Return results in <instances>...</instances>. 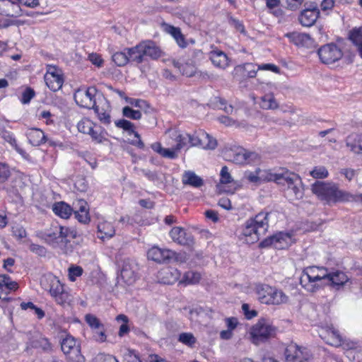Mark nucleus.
<instances>
[{
    "mask_svg": "<svg viewBox=\"0 0 362 362\" xmlns=\"http://www.w3.org/2000/svg\"><path fill=\"white\" fill-rule=\"evenodd\" d=\"M174 136H175V141L177 142L175 149L176 151H180L188 143V134H185V135L178 134L177 135Z\"/></svg>",
    "mask_w": 362,
    "mask_h": 362,
    "instance_id": "49",
    "label": "nucleus"
},
{
    "mask_svg": "<svg viewBox=\"0 0 362 362\" xmlns=\"http://www.w3.org/2000/svg\"><path fill=\"white\" fill-rule=\"evenodd\" d=\"M162 27L164 30V31L170 35H171L173 37H174L176 35L180 34V28L177 27H175L173 25H171L168 23H163Z\"/></svg>",
    "mask_w": 362,
    "mask_h": 362,
    "instance_id": "59",
    "label": "nucleus"
},
{
    "mask_svg": "<svg viewBox=\"0 0 362 362\" xmlns=\"http://www.w3.org/2000/svg\"><path fill=\"white\" fill-rule=\"evenodd\" d=\"M27 137L29 143L34 146H40L47 141V137L43 131L37 128H32L28 130Z\"/></svg>",
    "mask_w": 362,
    "mask_h": 362,
    "instance_id": "21",
    "label": "nucleus"
},
{
    "mask_svg": "<svg viewBox=\"0 0 362 362\" xmlns=\"http://www.w3.org/2000/svg\"><path fill=\"white\" fill-rule=\"evenodd\" d=\"M148 258L158 263H169L172 261L182 262L180 254L171 250L151 247L147 252Z\"/></svg>",
    "mask_w": 362,
    "mask_h": 362,
    "instance_id": "9",
    "label": "nucleus"
},
{
    "mask_svg": "<svg viewBox=\"0 0 362 362\" xmlns=\"http://www.w3.org/2000/svg\"><path fill=\"white\" fill-rule=\"evenodd\" d=\"M122 279L129 284H132L136 279V274L129 262H124L121 269Z\"/></svg>",
    "mask_w": 362,
    "mask_h": 362,
    "instance_id": "30",
    "label": "nucleus"
},
{
    "mask_svg": "<svg viewBox=\"0 0 362 362\" xmlns=\"http://www.w3.org/2000/svg\"><path fill=\"white\" fill-rule=\"evenodd\" d=\"M141 44L145 59L148 57L151 59L156 60L163 54L160 48L153 41H143Z\"/></svg>",
    "mask_w": 362,
    "mask_h": 362,
    "instance_id": "20",
    "label": "nucleus"
},
{
    "mask_svg": "<svg viewBox=\"0 0 362 362\" xmlns=\"http://www.w3.org/2000/svg\"><path fill=\"white\" fill-rule=\"evenodd\" d=\"M300 184H301V179L299 177V181L298 182H295V184H293V185L287 186L288 189L292 190L293 193L296 197V198L301 197L302 195H303L302 190H301V189L300 187Z\"/></svg>",
    "mask_w": 362,
    "mask_h": 362,
    "instance_id": "58",
    "label": "nucleus"
},
{
    "mask_svg": "<svg viewBox=\"0 0 362 362\" xmlns=\"http://www.w3.org/2000/svg\"><path fill=\"white\" fill-rule=\"evenodd\" d=\"M220 176V182L221 184H229L233 182V179L229 173L227 166H223L221 168Z\"/></svg>",
    "mask_w": 362,
    "mask_h": 362,
    "instance_id": "50",
    "label": "nucleus"
},
{
    "mask_svg": "<svg viewBox=\"0 0 362 362\" xmlns=\"http://www.w3.org/2000/svg\"><path fill=\"white\" fill-rule=\"evenodd\" d=\"M105 130L102 129L100 127H99L98 130L95 129L94 127H91L90 133H88L87 134L91 136L93 141L100 144L103 143V141L105 139Z\"/></svg>",
    "mask_w": 362,
    "mask_h": 362,
    "instance_id": "44",
    "label": "nucleus"
},
{
    "mask_svg": "<svg viewBox=\"0 0 362 362\" xmlns=\"http://www.w3.org/2000/svg\"><path fill=\"white\" fill-rule=\"evenodd\" d=\"M260 105L265 110H275L279 107L278 103L272 93H268L262 97Z\"/></svg>",
    "mask_w": 362,
    "mask_h": 362,
    "instance_id": "35",
    "label": "nucleus"
},
{
    "mask_svg": "<svg viewBox=\"0 0 362 362\" xmlns=\"http://www.w3.org/2000/svg\"><path fill=\"white\" fill-rule=\"evenodd\" d=\"M232 160L237 164L250 163L259 159L258 153L249 151L242 147H238L232 151Z\"/></svg>",
    "mask_w": 362,
    "mask_h": 362,
    "instance_id": "15",
    "label": "nucleus"
},
{
    "mask_svg": "<svg viewBox=\"0 0 362 362\" xmlns=\"http://www.w3.org/2000/svg\"><path fill=\"white\" fill-rule=\"evenodd\" d=\"M257 66L252 63H246L243 65V70L245 74L250 78L256 76L257 70H269L274 73H279V68L273 64H264Z\"/></svg>",
    "mask_w": 362,
    "mask_h": 362,
    "instance_id": "18",
    "label": "nucleus"
},
{
    "mask_svg": "<svg viewBox=\"0 0 362 362\" xmlns=\"http://www.w3.org/2000/svg\"><path fill=\"white\" fill-rule=\"evenodd\" d=\"M32 346L35 348H40L46 351H50L52 349V345L49 340L42 336H40L39 337L33 340Z\"/></svg>",
    "mask_w": 362,
    "mask_h": 362,
    "instance_id": "38",
    "label": "nucleus"
},
{
    "mask_svg": "<svg viewBox=\"0 0 362 362\" xmlns=\"http://www.w3.org/2000/svg\"><path fill=\"white\" fill-rule=\"evenodd\" d=\"M200 131L195 132L194 134H188V143L190 146H199Z\"/></svg>",
    "mask_w": 362,
    "mask_h": 362,
    "instance_id": "60",
    "label": "nucleus"
},
{
    "mask_svg": "<svg viewBox=\"0 0 362 362\" xmlns=\"http://www.w3.org/2000/svg\"><path fill=\"white\" fill-rule=\"evenodd\" d=\"M173 65L177 68L179 71L187 77L193 76L196 73V67L192 63H181L178 61H174Z\"/></svg>",
    "mask_w": 362,
    "mask_h": 362,
    "instance_id": "33",
    "label": "nucleus"
},
{
    "mask_svg": "<svg viewBox=\"0 0 362 362\" xmlns=\"http://www.w3.org/2000/svg\"><path fill=\"white\" fill-rule=\"evenodd\" d=\"M170 236L175 243L180 245L192 247L194 244L193 235L187 233L182 227H173L170 231Z\"/></svg>",
    "mask_w": 362,
    "mask_h": 362,
    "instance_id": "14",
    "label": "nucleus"
},
{
    "mask_svg": "<svg viewBox=\"0 0 362 362\" xmlns=\"http://www.w3.org/2000/svg\"><path fill=\"white\" fill-rule=\"evenodd\" d=\"M40 285L42 288L49 292L58 304L64 305L69 301V295L68 292L64 291V286L59 279L52 274H47L42 276L40 279Z\"/></svg>",
    "mask_w": 362,
    "mask_h": 362,
    "instance_id": "3",
    "label": "nucleus"
},
{
    "mask_svg": "<svg viewBox=\"0 0 362 362\" xmlns=\"http://www.w3.org/2000/svg\"><path fill=\"white\" fill-rule=\"evenodd\" d=\"M51 69H54V66H49L47 71L45 75V81L51 90L56 92L62 87L64 79L62 76L58 72H51Z\"/></svg>",
    "mask_w": 362,
    "mask_h": 362,
    "instance_id": "17",
    "label": "nucleus"
},
{
    "mask_svg": "<svg viewBox=\"0 0 362 362\" xmlns=\"http://www.w3.org/2000/svg\"><path fill=\"white\" fill-rule=\"evenodd\" d=\"M228 23L230 25L234 27L237 31H239L240 33L243 34H245V27L241 21H240L238 19H235L233 17H230L228 19Z\"/></svg>",
    "mask_w": 362,
    "mask_h": 362,
    "instance_id": "56",
    "label": "nucleus"
},
{
    "mask_svg": "<svg viewBox=\"0 0 362 362\" xmlns=\"http://www.w3.org/2000/svg\"><path fill=\"white\" fill-rule=\"evenodd\" d=\"M308 268L310 270V274L315 276V279L318 281L327 279V277L328 276V273L327 269H325L324 267L313 266L308 267Z\"/></svg>",
    "mask_w": 362,
    "mask_h": 362,
    "instance_id": "37",
    "label": "nucleus"
},
{
    "mask_svg": "<svg viewBox=\"0 0 362 362\" xmlns=\"http://www.w3.org/2000/svg\"><path fill=\"white\" fill-rule=\"evenodd\" d=\"M288 38L290 42L298 47L311 48L315 47L313 39L310 35L298 32H292L286 33L284 35Z\"/></svg>",
    "mask_w": 362,
    "mask_h": 362,
    "instance_id": "16",
    "label": "nucleus"
},
{
    "mask_svg": "<svg viewBox=\"0 0 362 362\" xmlns=\"http://www.w3.org/2000/svg\"><path fill=\"white\" fill-rule=\"evenodd\" d=\"M347 147L354 153H362V134H351L346 139Z\"/></svg>",
    "mask_w": 362,
    "mask_h": 362,
    "instance_id": "24",
    "label": "nucleus"
},
{
    "mask_svg": "<svg viewBox=\"0 0 362 362\" xmlns=\"http://www.w3.org/2000/svg\"><path fill=\"white\" fill-rule=\"evenodd\" d=\"M88 59L92 62L93 64L100 67L103 64V60L101 56L96 53H91L88 55Z\"/></svg>",
    "mask_w": 362,
    "mask_h": 362,
    "instance_id": "62",
    "label": "nucleus"
},
{
    "mask_svg": "<svg viewBox=\"0 0 362 362\" xmlns=\"http://www.w3.org/2000/svg\"><path fill=\"white\" fill-rule=\"evenodd\" d=\"M317 54L322 63L332 64L342 58L343 52L335 43L332 42L321 46Z\"/></svg>",
    "mask_w": 362,
    "mask_h": 362,
    "instance_id": "8",
    "label": "nucleus"
},
{
    "mask_svg": "<svg viewBox=\"0 0 362 362\" xmlns=\"http://www.w3.org/2000/svg\"><path fill=\"white\" fill-rule=\"evenodd\" d=\"M242 309L245 317L248 320L255 317L257 315V312L255 310H250V306L247 303L243 304Z\"/></svg>",
    "mask_w": 362,
    "mask_h": 362,
    "instance_id": "63",
    "label": "nucleus"
},
{
    "mask_svg": "<svg viewBox=\"0 0 362 362\" xmlns=\"http://www.w3.org/2000/svg\"><path fill=\"white\" fill-rule=\"evenodd\" d=\"M122 114L124 117L132 119H140L141 113L139 110H134L129 106H126L122 109Z\"/></svg>",
    "mask_w": 362,
    "mask_h": 362,
    "instance_id": "46",
    "label": "nucleus"
},
{
    "mask_svg": "<svg viewBox=\"0 0 362 362\" xmlns=\"http://www.w3.org/2000/svg\"><path fill=\"white\" fill-rule=\"evenodd\" d=\"M105 329L104 325L102 328L94 330V338L99 342H104L106 340Z\"/></svg>",
    "mask_w": 362,
    "mask_h": 362,
    "instance_id": "61",
    "label": "nucleus"
},
{
    "mask_svg": "<svg viewBox=\"0 0 362 362\" xmlns=\"http://www.w3.org/2000/svg\"><path fill=\"white\" fill-rule=\"evenodd\" d=\"M112 61L118 66H123L129 62L127 54L123 52H117L112 57Z\"/></svg>",
    "mask_w": 362,
    "mask_h": 362,
    "instance_id": "43",
    "label": "nucleus"
},
{
    "mask_svg": "<svg viewBox=\"0 0 362 362\" xmlns=\"http://www.w3.org/2000/svg\"><path fill=\"white\" fill-rule=\"evenodd\" d=\"M115 125L127 132L129 134H134L136 138H139V133L134 129V125L132 122L126 119H119L115 122Z\"/></svg>",
    "mask_w": 362,
    "mask_h": 362,
    "instance_id": "36",
    "label": "nucleus"
},
{
    "mask_svg": "<svg viewBox=\"0 0 362 362\" xmlns=\"http://www.w3.org/2000/svg\"><path fill=\"white\" fill-rule=\"evenodd\" d=\"M210 59L214 66L225 69L228 65V58L221 50H213L210 52Z\"/></svg>",
    "mask_w": 362,
    "mask_h": 362,
    "instance_id": "25",
    "label": "nucleus"
},
{
    "mask_svg": "<svg viewBox=\"0 0 362 362\" xmlns=\"http://www.w3.org/2000/svg\"><path fill=\"white\" fill-rule=\"evenodd\" d=\"M179 341L186 345L192 346L195 343L196 339L192 334L184 332L180 334Z\"/></svg>",
    "mask_w": 362,
    "mask_h": 362,
    "instance_id": "52",
    "label": "nucleus"
},
{
    "mask_svg": "<svg viewBox=\"0 0 362 362\" xmlns=\"http://www.w3.org/2000/svg\"><path fill=\"white\" fill-rule=\"evenodd\" d=\"M0 136H1L6 141L9 143L16 149V151L22 156V157L26 159L29 158V155L18 146L16 139L10 132L5 130L0 134Z\"/></svg>",
    "mask_w": 362,
    "mask_h": 362,
    "instance_id": "32",
    "label": "nucleus"
},
{
    "mask_svg": "<svg viewBox=\"0 0 362 362\" xmlns=\"http://www.w3.org/2000/svg\"><path fill=\"white\" fill-rule=\"evenodd\" d=\"M284 356L286 362H312L313 358L307 348L293 344L286 348Z\"/></svg>",
    "mask_w": 362,
    "mask_h": 362,
    "instance_id": "7",
    "label": "nucleus"
},
{
    "mask_svg": "<svg viewBox=\"0 0 362 362\" xmlns=\"http://www.w3.org/2000/svg\"><path fill=\"white\" fill-rule=\"evenodd\" d=\"M160 275L163 276L161 279L164 284H173L179 279L180 273L177 269L168 267L163 269Z\"/></svg>",
    "mask_w": 362,
    "mask_h": 362,
    "instance_id": "28",
    "label": "nucleus"
},
{
    "mask_svg": "<svg viewBox=\"0 0 362 362\" xmlns=\"http://www.w3.org/2000/svg\"><path fill=\"white\" fill-rule=\"evenodd\" d=\"M95 113L98 115L99 120L104 124L108 125L111 122L110 111L111 106L109 101L104 97L102 93L98 95L95 105H93Z\"/></svg>",
    "mask_w": 362,
    "mask_h": 362,
    "instance_id": "11",
    "label": "nucleus"
},
{
    "mask_svg": "<svg viewBox=\"0 0 362 362\" xmlns=\"http://www.w3.org/2000/svg\"><path fill=\"white\" fill-rule=\"evenodd\" d=\"M327 279L334 285L342 286L348 281V277L344 272L337 271L328 274Z\"/></svg>",
    "mask_w": 362,
    "mask_h": 362,
    "instance_id": "34",
    "label": "nucleus"
},
{
    "mask_svg": "<svg viewBox=\"0 0 362 362\" xmlns=\"http://www.w3.org/2000/svg\"><path fill=\"white\" fill-rule=\"evenodd\" d=\"M269 212L261 211L245 222L243 235L245 237V241L247 243L257 242L260 236L266 233L269 226Z\"/></svg>",
    "mask_w": 362,
    "mask_h": 362,
    "instance_id": "2",
    "label": "nucleus"
},
{
    "mask_svg": "<svg viewBox=\"0 0 362 362\" xmlns=\"http://www.w3.org/2000/svg\"><path fill=\"white\" fill-rule=\"evenodd\" d=\"M256 293L262 303L280 305L286 303L288 298L285 293L267 284H259L256 286Z\"/></svg>",
    "mask_w": 362,
    "mask_h": 362,
    "instance_id": "4",
    "label": "nucleus"
},
{
    "mask_svg": "<svg viewBox=\"0 0 362 362\" xmlns=\"http://www.w3.org/2000/svg\"><path fill=\"white\" fill-rule=\"evenodd\" d=\"M57 229L61 245L64 243L66 244L68 242L66 238L69 235V233H72V232L70 231L69 228L64 226H59Z\"/></svg>",
    "mask_w": 362,
    "mask_h": 362,
    "instance_id": "54",
    "label": "nucleus"
},
{
    "mask_svg": "<svg viewBox=\"0 0 362 362\" xmlns=\"http://www.w3.org/2000/svg\"><path fill=\"white\" fill-rule=\"evenodd\" d=\"M61 348L71 362H84L85 358L81 354L80 345L76 339L68 335L61 342Z\"/></svg>",
    "mask_w": 362,
    "mask_h": 362,
    "instance_id": "10",
    "label": "nucleus"
},
{
    "mask_svg": "<svg viewBox=\"0 0 362 362\" xmlns=\"http://www.w3.org/2000/svg\"><path fill=\"white\" fill-rule=\"evenodd\" d=\"M98 233L104 234V235L98 236L101 239H103L105 237L110 238L115 235V229L107 223L98 225Z\"/></svg>",
    "mask_w": 362,
    "mask_h": 362,
    "instance_id": "40",
    "label": "nucleus"
},
{
    "mask_svg": "<svg viewBox=\"0 0 362 362\" xmlns=\"http://www.w3.org/2000/svg\"><path fill=\"white\" fill-rule=\"evenodd\" d=\"M313 177L316 179H323L328 176L327 170L324 166H317L310 172Z\"/></svg>",
    "mask_w": 362,
    "mask_h": 362,
    "instance_id": "47",
    "label": "nucleus"
},
{
    "mask_svg": "<svg viewBox=\"0 0 362 362\" xmlns=\"http://www.w3.org/2000/svg\"><path fill=\"white\" fill-rule=\"evenodd\" d=\"M69 279L74 281L76 277L81 276L83 274V269L80 266L72 265L69 268Z\"/></svg>",
    "mask_w": 362,
    "mask_h": 362,
    "instance_id": "48",
    "label": "nucleus"
},
{
    "mask_svg": "<svg viewBox=\"0 0 362 362\" xmlns=\"http://www.w3.org/2000/svg\"><path fill=\"white\" fill-rule=\"evenodd\" d=\"M35 96V91L30 88H27L22 93L21 102L23 104L29 103L31 99Z\"/></svg>",
    "mask_w": 362,
    "mask_h": 362,
    "instance_id": "57",
    "label": "nucleus"
},
{
    "mask_svg": "<svg viewBox=\"0 0 362 362\" xmlns=\"http://www.w3.org/2000/svg\"><path fill=\"white\" fill-rule=\"evenodd\" d=\"M319 16V11L316 9H305L301 12L298 20L303 26H312Z\"/></svg>",
    "mask_w": 362,
    "mask_h": 362,
    "instance_id": "22",
    "label": "nucleus"
},
{
    "mask_svg": "<svg viewBox=\"0 0 362 362\" xmlns=\"http://www.w3.org/2000/svg\"><path fill=\"white\" fill-rule=\"evenodd\" d=\"M269 180L281 185L288 186L299 181V175L286 168H280L275 173H269Z\"/></svg>",
    "mask_w": 362,
    "mask_h": 362,
    "instance_id": "12",
    "label": "nucleus"
},
{
    "mask_svg": "<svg viewBox=\"0 0 362 362\" xmlns=\"http://www.w3.org/2000/svg\"><path fill=\"white\" fill-rule=\"evenodd\" d=\"M53 211L62 218H68L72 213V209L69 204L61 202L54 204Z\"/></svg>",
    "mask_w": 362,
    "mask_h": 362,
    "instance_id": "31",
    "label": "nucleus"
},
{
    "mask_svg": "<svg viewBox=\"0 0 362 362\" xmlns=\"http://www.w3.org/2000/svg\"><path fill=\"white\" fill-rule=\"evenodd\" d=\"M217 146L215 139L211 137L209 134L200 130L199 144V146L204 149H214Z\"/></svg>",
    "mask_w": 362,
    "mask_h": 362,
    "instance_id": "29",
    "label": "nucleus"
},
{
    "mask_svg": "<svg viewBox=\"0 0 362 362\" xmlns=\"http://www.w3.org/2000/svg\"><path fill=\"white\" fill-rule=\"evenodd\" d=\"M125 100L130 105L143 110L146 113L148 112V109L150 108L149 104L144 100L125 98Z\"/></svg>",
    "mask_w": 362,
    "mask_h": 362,
    "instance_id": "42",
    "label": "nucleus"
},
{
    "mask_svg": "<svg viewBox=\"0 0 362 362\" xmlns=\"http://www.w3.org/2000/svg\"><path fill=\"white\" fill-rule=\"evenodd\" d=\"M275 334V328L272 326L266 320H259L252 326L250 335L253 343L258 344L267 339L273 337Z\"/></svg>",
    "mask_w": 362,
    "mask_h": 362,
    "instance_id": "6",
    "label": "nucleus"
},
{
    "mask_svg": "<svg viewBox=\"0 0 362 362\" xmlns=\"http://www.w3.org/2000/svg\"><path fill=\"white\" fill-rule=\"evenodd\" d=\"M182 182L185 185H189L196 188H199L204 185V180L191 170L185 171Z\"/></svg>",
    "mask_w": 362,
    "mask_h": 362,
    "instance_id": "23",
    "label": "nucleus"
},
{
    "mask_svg": "<svg viewBox=\"0 0 362 362\" xmlns=\"http://www.w3.org/2000/svg\"><path fill=\"white\" fill-rule=\"evenodd\" d=\"M99 94L98 90L91 86L87 88H78L74 93V98L81 107L91 109L93 105H95Z\"/></svg>",
    "mask_w": 362,
    "mask_h": 362,
    "instance_id": "5",
    "label": "nucleus"
},
{
    "mask_svg": "<svg viewBox=\"0 0 362 362\" xmlns=\"http://www.w3.org/2000/svg\"><path fill=\"white\" fill-rule=\"evenodd\" d=\"M29 250L40 257H45L47 255L46 248L40 245L32 243L29 245Z\"/></svg>",
    "mask_w": 362,
    "mask_h": 362,
    "instance_id": "55",
    "label": "nucleus"
},
{
    "mask_svg": "<svg viewBox=\"0 0 362 362\" xmlns=\"http://www.w3.org/2000/svg\"><path fill=\"white\" fill-rule=\"evenodd\" d=\"M95 362H118V361L112 355L101 354L95 358Z\"/></svg>",
    "mask_w": 362,
    "mask_h": 362,
    "instance_id": "64",
    "label": "nucleus"
},
{
    "mask_svg": "<svg viewBox=\"0 0 362 362\" xmlns=\"http://www.w3.org/2000/svg\"><path fill=\"white\" fill-rule=\"evenodd\" d=\"M41 238L50 245L61 244L57 228L53 232L44 233Z\"/></svg>",
    "mask_w": 362,
    "mask_h": 362,
    "instance_id": "39",
    "label": "nucleus"
},
{
    "mask_svg": "<svg viewBox=\"0 0 362 362\" xmlns=\"http://www.w3.org/2000/svg\"><path fill=\"white\" fill-rule=\"evenodd\" d=\"M11 175L9 168L7 165L0 163V183L5 182Z\"/></svg>",
    "mask_w": 362,
    "mask_h": 362,
    "instance_id": "53",
    "label": "nucleus"
},
{
    "mask_svg": "<svg viewBox=\"0 0 362 362\" xmlns=\"http://www.w3.org/2000/svg\"><path fill=\"white\" fill-rule=\"evenodd\" d=\"M291 236L288 233H279L265 238L259 243V247H267L273 246L275 249L281 250L288 246Z\"/></svg>",
    "mask_w": 362,
    "mask_h": 362,
    "instance_id": "13",
    "label": "nucleus"
},
{
    "mask_svg": "<svg viewBox=\"0 0 362 362\" xmlns=\"http://www.w3.org/2000/svg\"><path fill=\"white\" fill-rule=\"evenodd\" d=\"M312 191L321 200L325 201L328 204L354 202L356 199L354 194L339 189L336 185L322 181H316L313 183Z\"/></svg>",
    "mask_w": 362,
    "mask_h": 362,
    "instance_id": "1",
    "label": "nucleus"
},
{
    "mask_svg": "<svg viewBox=\"0 0 362 362\" xmlns=\"http://www.w3.org/2000/svg\"><path fill=\"white\" fill-rule=\"evenodd\" d=\"M127 50L129 61L132 60V62H136L138 64L142 63L145 61L141 42L133 47L127 48Z\"/></svg>",
    "mask_w": 362,
    "mask_h": 362,
    "instance_id": "26",
    "label": "nucleus"
},
{
    "mask_svg": "<svg viewBox=\"0 0 362 362\" xmlns=\"http://www.w3.org/2000/svg\"><path fill=\"white\" fill-rule=\"evenodd\" d=\"M95 124L88 118H83L77 124L78 130L83 134L90 133L91 127H95Z\"/></svg>",
    "mask_w": 362,
    "mask_h": 362,
    "instance_id": "41",
    "label": "nucleus"
},
{
    "mask_svg": "<svg viewBox=\"0 0 362 362\" xmlns=\"http://www.w3.org/2000/svg\"><path fill=\"white\" fill-rule=\"evenodd\" d=\"M85 320L86 323L93 329V330L102 328L103 324H102L100 320L95 315L92 314H87L85 316Z\"/></svg>",
    "mask_w": 362,
    "mask_h": 362,
    "instance_id": "45",
    "label": "nucleus"
},
{
    "mask_svg": "<svg viewBox=\"0 0 362 362\" xmlns=\"http://www.w3.org/2000/svg\"><path fill=\"white\" fill-rule=\"evenodd\" d=\"M349 39L357 47L360 57L362 58V29L355 28L349 31Z\"/></svg>",
    "mask_w": 362,
    "mask_h": 362,
    "instance_id": "27",
    "label": "nucleus"
},
{
    "mask_svg": "<svg viewBox=\"0 0 362 362\" xmlns=\"http://www.w3.org/2000/svg\"><path fill=\"white\" fill-rule=\"evenodd\" d=\"M199 279L200 274L192 271L186 272L184 276V281L187 284L197 283Z\"/></svg>",
    "mask_w": 362,
    "mask_h": 362,
    "instance_id": "51",
    "label": "nucleus"
},
{
    "mask_svg": "<svg viewBox=\"0 0 362 362\" xmlns=\"http://www.w3.org/2000/svg\"><path fill=\"white\" fill-rule=\"evenodd\" d=\"M318 281L310 274L308 267L305 268L300 278V285L309 292H315L319 287Z\"/></svg>",
    "mask_w": 362,
    "mask_h": 362,
    "instance_id": "19",
    "label": "nucleus"
}]
</instances>
